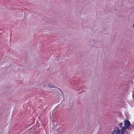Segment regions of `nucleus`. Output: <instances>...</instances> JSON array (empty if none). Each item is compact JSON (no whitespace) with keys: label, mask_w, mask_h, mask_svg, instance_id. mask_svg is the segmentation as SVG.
I'll list each match as a JSON object with an SVG mask.
<instances>
[{"label":"nucleus","mask_w":134,"mask_h":134,"mask_svg":"<svg viewBox=\"0 0 134 134\" xmlns=\"http://www.w3.org/2000/svg\"><path fill=\"white\" fill-rule=\"evenodd\" d=\"M125 126L122 129L121 134H123L126 129L129 128L131 124L128 120H126L124 121Z\"/></svg>","instance_id":"f257e3e1"},{"label":"nucleus","mask_w":134,"mask_h":134,"mask_svg":"<svg viewBox=\"0 0 134 134\" xmlns=\"http://www.w3.org/2000/svg\"><path fill=\"white\" fill-rule=\"evenodd\" d=\"M121 132V130L119 128L116 127L114 129V130L111 133V134H120Z\"/></svg>","instance_id":"f03ea898"},{"label":"nucleus","mask_w":134,"mask_h":134,"mask_svg":"<svg viewBox=\"0 0 134 134\" xmlns=\"http://www.w3.org/2000/svg\"><path fill=\"white\" fill-rule=\"evenodd\" d=\"M96 45V41H93L92 42H91V46L92 47H95Z\"/></svg>","instance_id":"7ed1b4c3"},{"label":"nucleus","mask_w":134,"mask_h":134,"mask_svg":"<svg viewBox=\"0 0 134 134\" xmlns=\"http://www.w3.org/2000/svg\"><path fill=\"white\" fill-rule=\"evenodd\" d=\"M123 125V123H121L120 124H119V125L120 127H121Z\"/></svg>","instance_id":"20e7f679"},{"label":"nucleus","mask_w":134,"mask_h":134,"mask_svg":"<svg viewBox=\"0 0 134 134\" xmlns=\"http://www.w3.org/2000/svg\"><path fill=\"white\" fill-rule=\"evenodd\" d=\"M49 86L51 88H53V87H54L53 86H52H52L49 85Z\"/></svg>","instance_id":"39448f33"}]
</instances>
